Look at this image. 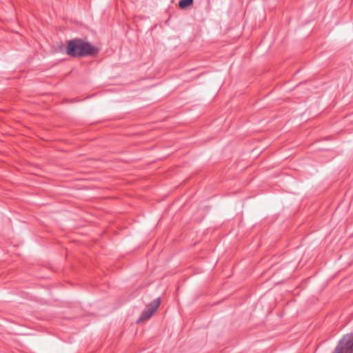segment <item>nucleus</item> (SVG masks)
I'll return each mask as SVG.
<instances>
[{
    "instance_id": "f257e3e1",
    "label": "nucleus",
    "mask_w": 353,
    "mask_h": 353,
    "mask_svg": "<svg viewBox=\"0 0 353 353\" xmlns=\"http://www.w3.org/2000/svg\"><path fill=\"white\" fill-rule=\"evenodd\" d=\"M67 53L72 57H84L93 54L94 48L88 42L81 39H73L68 41Z\"/></svg>"
},
{
    "instance_id": "f03ea898",
    "label": "nucleus",
    "mask_w": 353,
    "mask_h": 353,
    "mask_svg": "<svg viewBox=\"0 0 353 353\" xmlns=\"http://www.w3.org/2000/svg\"><path fill=\"white\" fill-rule=\"evenodd\" d=\"M332 353H353V334L343 336Z\"/></svg>"
},
{
    "instance_id": "7ed1b4c3",
    "label": "nucleus",
    "mask_w": 353,
    "mask_h": 353,
    "mask_svg": "<svg viewBox=\"0 0 353 353\" xmlns=\"http://www.w3.org/2000/svg\"><path fill=\"white\" fill-rule=\"evenodd\" d=\"M160 303H161L160 298H157V299H154L152 302L149 303L147 305L146 309L143 311L138 321L142 322V321L148 320L153 315V314L156 312V310L159 307Z\"/></svg>"
},
{
    "instance_id": "20e7f679",
    "label": "nucleus",
    "mask_w": 353,
    "mask_h": 353,
    "mask_svg": "<svg viewBox=\"0 0 353 353\" xmlns=\"http://www.w3.org/2000/svg\"><path fill=\"white\" fill-rule=\"evenodd\" d=\"M193 3V0H180L179 6L181 8H185Z\"/></svg>"
}]
</instances>
